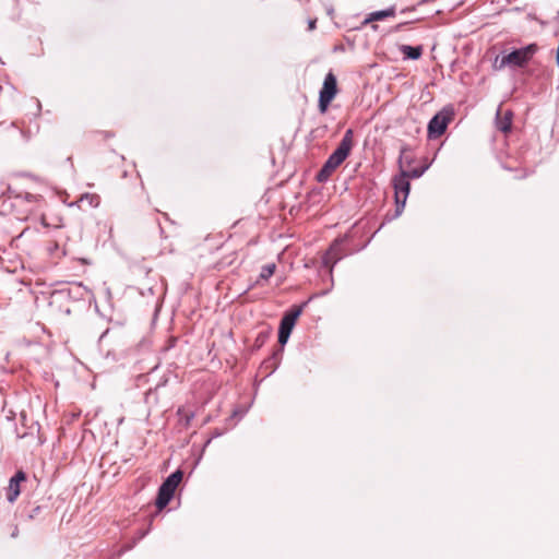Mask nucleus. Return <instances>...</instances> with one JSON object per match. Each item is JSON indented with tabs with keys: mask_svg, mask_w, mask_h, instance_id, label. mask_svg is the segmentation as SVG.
Segmentation results:
<instances>
[{
	"mask_svg": "<svg viewBox=\"0 0 559 559\" xmlns=\"http://www.w3.org/2000/svg\"><path fill=\"white\" fill-rule=\"evenodd\" d=\"M2 206L19 221H26L33 215H40L44 219V209L46 201L39 194L29 192H15L8 189V197L3 200Z\"/></svg>",
	"mask_w": 559,
	"mask_h": 559,
	"instance_id": "obj_1",
	"label": "nucleus"
},
{
	"mask_svg": "<svg viewBox=\"0 0 559 559\" xmlns=\"http://www.w3.org/2000/svg\"><path fill=\"white\" fill-rule=\"evenodd\" d=\"M538 46L530 44L520 49H515L501 58L497 57L493 63L496 70H502L506 67L522 68L525 67L537 52Z\"/></svg>",
	"mask_w": 559,
	"mask_h": 559,
	"instance_id": "obj_2",
	"label": "nucleus"
},
{
	"mask_svg": "<svg viewBox=\"0 0 559 559\" xmlns=\"http://www.w3.org/2000/svg\"><path fill=\"white\" fill-rule=\"evenodd\" d=\"M453 116L454 111L449 107H444L441 111L436 114L428 123V138L432 140L442 135Z\"/></svg>",
	"mask_w": 559,
	"mask_h": 559,
	"instance_id": "obj_3",
	"label": "nucleus"
},
{
	"mask_svg": "<svg viewBox=\"0 0 559 559\" xmlns=\"http://www.w3.org/2000/svg\"><path fill=\"white\" fill-rule=\"evenodd\" d=\"M354 132L352 129H347L338 143L336 150L329 156L326 160L331 165L338 167L349 155L354 145Z\"/></svg>",
	"mask_w": 559,
	"mask_h": 559,
	"instance_id": "obj_4",
	"label": "nucleus"
},
{
	"mask_svg": "<svg viewBox=\"0 0 559 559\" xmlns=\"http://www.w3.org/2000/svg\"><path fill=\"white\" fill-rule=\"evenodd\" d=\"M337 93L336 78L332 72L325 75L323 86L319 94V110L324 114Z\"/></svg>",
	"mask_w": 559,
	"mask_h": 559,
	"instance_id": "obj_5",
	"label": "nucleus"
},
{
	"mask_svg": "<svg viewBox=\"0 0 559 559\" xmlns=\"http://www.w3.org/2000/svg\"><path fill=\"white\" fill-rule=\"evenodd\" d=\"M393 185L395 190L396 203H400V195L403 194L402 206H404L411 189L409 179L406 177V173H404V169H402L399 176L394 177Z\"/></svg>",
	"mask_w": 559,
	"mask_h": 559,
	"instance_id": "obj_6",
	"label": "nucleus"
},
{
	"mask_svg": "<svg viewBox=\"0 0 559 559\" xmlns=\"http://www.w3.org/2000/svg\"><path fill=\"white\" fill-rule=\"evenodd\" d=\"M26 480V474L23 471H17L15 475L10 479L7 488V499L10 503H13L21 493L20 484Z\"/></svg>",
	"mask_w": 559,
	"mask_h": 559,
	"instance_id": "obj_7",
	"label": "nucleus"
},
{
	"mask_svg": "<svg viewBox=\"0 0 559 559\" xmlns=\"http://www.w3.org/2000/svg\"><path fill=\"white\" fill-rule=\"evenodd\" d=\"M512 118L513 112L511 110H506L504 112H502L501 106H499L495 119L497 130H499L502 133L510 132L512 128Z\"/></svg>",
	"mask_w": 559,
	"mask_h": 559,
	"instance_id": "obj_8",
	"label": "nucleus"
},
{
	"mask_svg": "<svg viewBox=\"0 0 559 559\" xmlns=\"http://www.w3.org/2000/svg\"><path fill=\"white\" fill-rule=\"evenodd\" d=\"M306 306V302L302 304L301 306L299 307H295L293 309H290L289 311H287L282 320H281V323H280V326L285 329V330H289L292 332L295 323H296V320L299 318V316L302 313V310H304V307Z\"/></svg>",
	"mask_w": 559,
	"mask_h": 559,
	"instance_id": "obj_9",
	"label": "nucleus"
},
{
	"mask_svg": "<svg viewBox=\"0 0 559 559\" xmlns=\"http://www.w3.org/2000/svg\"><path fill=\"white\" fill-rule=\"evenodd\" d=\"M283 355V349H276L273 352V354L266 358L262 365L261 368L265 369L266 374H272L278 367L281 359Z\"/></svg>",
	"mask_w": 559,
	"mask_h": 559,
	"instance_id": "obj_10",
	"label": "nucleus"
},
{
	"mask_svg": "<svg viewBox=\"0 0 559 559\" xmlns=\"http://www.w3.org/2000/svg\"><path fill=\"white\" fill-rule=\"evenodd\" d=\"M183 477V473L180 469L171 473L160 485V487L166 488L175 493L176 488L179 486Z\"/></svg>",
	"mask_w": 559,
	"mask_h": 559,
	"instance_id": "obj_11",
	"label": "nucleus"
},
{
	"mask_svg": "<svg viewBox=\"0 0 559 559\" xmlns=\"http://www.w3.org/2000/svg\"><path fill=\"white\" fill-rule=\"evenodd\" d=\"M173 497H174L173 491H170L166 488L159 487L157 498L155 501L156 508L158 510H163L164 508L167 507V504L170 502Z\"/></svg>",
	"mask_w": 559,
	"mask_h": 559,
	"instance_id": "obj_12",
	"label": "nucleus"
},
{
	"mask_svg": "<svg viewBox=\"0 0 559 559\" xmlns=\"http://www.w3.org/2000/svg\"><path fill=\"white\" fill-rule=\"evenodd\" d=\"M173 497H174L173 491H170L166 488L159 487L157 498L155 501L156 508L158 510H163L164 508L167 507V504L170 502Z\"/></svg>",
	"mask_w": 559,
	"mask_h": 559,
	"instance_id": "obj_13",
	"label": "nucleus"
},
{
	"mask_svg": "<svg viewBox=\"0 0 559 559\" xmlns=\"http://www.w3.org/2000/svg\"><path fill=\"white\" fill-rule=\"evenodd\" d=\"M336 243L332 245L322 259L323 264L330 267V273H332L333 265L342 258L336 253Z\"/></svg>",
	"mask_w": 559,
	"mask_h": 559,
	"instance_id": "obj_14",
	"label": "nucleus"
},
{
	"mask_svg": "<svg viewBox=\"0 0 559 559\" xmlns=\"http://www.w3.org/2000/svg\"><path fill=\"white\" fill-rule=\"evenodd\" d=\"M400 51L403 53L405 59H412V60H418L423 55V47L421 46H409V45H402L400 47Z\"/></svg>",
	"mask_w": 559,
	"mask_h": 559,
	"instance_id": "obj_15",
	"label": "nucleus"
},
{
	"mask_svg": "<svg viewBox=\"0 0 559 559\" xmlns=\"http://www.w3.org/2000/svg\"><path fill=\"white\" fill-rule=\"evenodd\" d=\"M337 167H335L334 165H331L329 160H326L324 163V165L322 166V168L319 170V173L317 174V180L319 182H324L326 181L330 176L332 175V173L336 169Z\"/></svg>",
	"mask_w": 559,
	"mask_h": 559,
	"instance_id": "obj_16",
	"label": "nucleus"
},
{
	"mask_svg": "<svg viewBox=\"0 0 559 559\" xmlns=\"http://www.w3.org/2000/svg\"><path fill=\"white\" fill-rule=\"evenodd\" d=\"M337 167H335L334 165H331L329 160H326L324 163V165L322 166V168L319 170V173L317 174V180L319 182H324L326 181L330 176L332 175V173L336 169Z\"/></svg>",
	"mask_w": 559,
	"mask_h": 559,
	"instance_id": "obj_17",
	"label": "nucleus"
},
{
	"mask_svg": "<svg viewBox=\"0 0 559 559\" xmlns=\"http://www.w3.org/2000/svg\"><path fill=\"white\" fill-rule=\"evenodd\" d=\"M394 15H395V9L392 7V8L385 9V10L376 11V12L370 13L368 21H380L385 17L394 16Z\"/></svg>",
	"mask_w": 559,
	"mask_h": 559,
	"instance_id": "obj_18",
	"label": "nucleus"
},
{
	"mask_svg": "<svg viewBox=\"0 0 559 559\" xmlns=\"http://www.w3.org/2000/svg\"><path fill=\"white\" fill-rule=\"evenodd\" d=\"M412 160V156L408 154V148L402 147L399 157V165L401 170L405 169V166H409Z\"/></svg>",
	"mask_w": 559,
	"mask_h": 559,
	"instance_id": "obj_19",
	"label": "nucleus"
},
{
	"mask_svg": "<svg viewBox=\"0 0 559 559\" xmlns=\"http://www.w3.org/2000/svg\"><path fill=\"white\" fill-rule=\"evenodd\" d=\"M276 265L274 263H269L262 266L260 272V278L267 281L275 272Z\"/></svg>",
	"mask_w": 559,
	"mask_h": 559,
	"instance_id": "obj_20",
	"label": "nucleus"
},
{
	"mask_svg": "<svg viewBox=\"0 0 559 559\" xmlns=\"http://www.w3.org/2000/svg\"><path fill=\"white\" fill-rule=\"evenodd\" d=\"M428 169V165L413 168V169H404V173H406V177L409 178H419L424 175V173Z\"/></svg>",
	"mask_w": 559,
	"mask_h": 559,
	"instance_id": "obj_21",
	"label": "nucleus"
},
{
	"mask_svg": "<svg viewBox=\"0 0 559 559\" xmlns=\"http://www.w3.org/2000/svg\"><path fill=\"white\" fill-rule=\"evenodd\" d=\"M290 331L289 330H285L283 328H278V343L284 346L288 338H289V335H290Z\"/></svg>",
	"mask_w": 559,
	"mask_h": 559,
	"instance_id": "obj_22",
	"label": "nucleus"
},
{
	"mask_svg": "<svg viewBox=\"0 0 559 559\" xmlns=\"http://www.w3.org/2000/svg\"><path fill=\"white\" fill-rule=\"evenodd\" d=\"M316 27V21H309V29H313Z\"/></svg>",
	"mask_w": 559,
	"mask_h": 559,
	"instance_id": "obj_23",
	"label": "nucleus"
},
{
	"mask_svg": "<svg viewBox=\"0 0 559 559\" xmlns=\"http://www.w3.org/2000/svg\"><path fill=\"white\" fill-rule=\"evenodd\" d=\"M85 198H91L92 200H97L98 199L97 195H88V194H86Z\"/></svg>",
	"mask_w": 559,
	"mask_h": 559,
	"instance_id": "obj_24",
	"label": "nucleus"
},
{
	"mask_svg": "<svg viewBox=\"0 0 559 559\" xmlns=\"http://www.w3.org/2000/svg\"><path fill=\"white\" fill-rule=\"evenodd\" d=\"M257 341H258V344H261V342H263V338L261 337V335L259 337H257Z\"/></svg>",
	"mask_w": 559,
	"mask_h": 559,
	"instance_id": "obj_25",
	"label": "nucleus"
},
{
	"mask_svg": "<svg viewBox=\"0 0 559 559\" xmlns=\"http://www.w3.org/2000/svg\"><path fill=\"white\" fill-rule=\"evenodd\" d=\"M257 341H258V344H261V342H263V338L261 337V335L259 337H257Z\"/></svg>",
	"mask_w": 559,
	"mask_h": 559,
	"instance_id": "obj_26",
	"label": "nucleus"
}]
</instances>
